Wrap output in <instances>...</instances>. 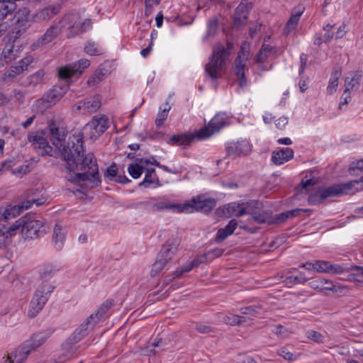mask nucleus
<instances>
[{"label":"nucleus","instance_id":"1","mask_svg":"<svg viewBox=\"0 0 363 363\" xmlns=\"http://www.w3.org/2000/svg\"><path fill=\"white\" fill-rule=\"evenodd\" d=\"M28 140L39 155L57 157V152L38 132L29 133ZM58 153L65 162V171L68 174L65 178L69 182L77 184L90 182L91 188L100 185L96 160L92 153H85L82 133L70 136Z\"/></svg>","mask_w":363,"mask_h":363},{"label":"nucleus","instance_id":"2","mask_svg":"<svg viewBox=\"0 0 363 363\" xmlns=\"http://www.w3.org/2000/svg\"><path fill=\"white\" fill-rule=\"evenodd\" d=\"M233 48V43L230 41H228L225 45L220 43L213 45L212 55L205 66V72L211 79L222 77L226 70V62Z\"/></svg>","mask_w":363,"mask_h":363},{"label":"nucleus","instance_id":"3","mask_svg":"<svg viewBox=\"0 0 363 363\" xmlns=\"http://www.w3.org/2000/svg\"><path fill=\"white\" fill-rule=\"evenodd\" d=\"M50 335V333L45 331L33 334L13 352L8 355L5 363H23L33 351H35L46 342Z\"/></svg>","mask_w":363,"mask_h":363},{"label":"nucleus","instance_id":"4","mask_svg":"<svg viewBox=\"0 0 363 363\" xmlns=\"http://www.w3.org/2000/svg\"><path fill=\"white\" fill-rule=\"evenodd\" d=\"M359 182L354 180L352 182L334 184L323 189L315 194L309 196L308 201L311 203L315 202H322L328 197L338 196L344 194H352L357 191V188H354L355 184H358Z\"/></svg>","mask_w":363,"mask_h":363},{"label":"nucleus","instance_id":"5","mask_svg":"<svg viewBox=\"0 0 363 363\" xmlns=\"http://www.w3.org/2000/svg\"><path fill=\"white\" fill-rule=\"evenodd\" d=\"M62 24L68 30L67 38H72L89 30L91 27V21L82 18L78 12H72L64 17Z\"/></svg>","mask_w":363,"mask_h":363},{"label":"nucleus","instance_id":"6","mask_svg":"<svg viewBox=\"0 0 363 363\" xmlns=\"http://www.w3.org/2000/svg\"><path fill=\"white\" fill-rule=\"evenodd\" d=\"M53 289L54 286L48 284H42L38 288L30 301L28 310L29 317L34 318L39 313L48 301V296Z\"/></svg>","mask_w":363,"mask_h":363},{"label":"nucleus","instance_id":"7","mask_svg":"<svg viewBox=\"0 0 363 363\" xmlns=\"http://www.w3.org/2000/svg\"><path fill=\"white\" fill-rule=\"evenodd\" d=\"M64 81V82L54 86L52 89H50L46 94L43 96V97L38 100V104L39 106H43L44 108H49L62 99L68 90L69 87L67 80Z\"/></svg>","mask_w":363,"mask_h":363},{"label":"nucleus","instance_id":"8","mask_svg":"<svg viewBox=\"0 0 363 363\" xmlns=\"http://www.w3.org/2000/svg\"><path fill=\"white\" fill-rule=\"evenodd\" d=\"M101 106V97L99 95L96 94L79 101L77 104L72 106V111L74 113L90 115L96 112Z\"/></svg>","mask_w":363,"mask_h":363},{"label":"nucleus","instance_id":"9","mask_svg":"<svg viewBox=\"0 0 363 363\" xmlns=\"http://www.w3.org/2000/svg\"><path fill=\"white\" fill-rule=\"evenodd\" d=\"M108 128V118L105 115H97L92 118L84 127V130H89V137L96 140Z\"/></svg>","mask_w":363,"mask_h":363},{"label":"nucleus","instance_id":"10","mask_svg":"<svg viewBox=\"0 0 363 363\" xmlns=\"http://www.w3.org/2000/svg\"><path fill=\"white\" fill-rule=\"evenodd\" d=\"M89 65V60L82 58L72 65L60 67L57 72L58 77L62 80H69L75 74H82Z\"/></svg>","mask_w":363,"mask_h":363},{"label":"nucleus","instance_id":"11","mask_svg":"<svg viewBox=\"0 0 363 363\" xmlns=\"http://www.w3.org/2000/svg\"><path fill=\"white\" fill-rule=\"evenodd\" d=\"M184 204H189L190 211L183 213H192L194 211H201L206 213H210L216 206V201L211 198H205L203 196H199L193 198L191 201H186Z\"/></svg>","mask_w":363,"mask_h":363},{"label":"nucleus","instance_id":"12","mask_svg":"<svg viewBox=\"0 0 363 363\" xmlns=\"http://www.w3.org/2000/svg\"><path fill=\"white\" fill-rule=\"evenodd\" d=\"M250 213L248 202L245 204L236 202L228 203L223 207L216 209V213L219 216L240 217Z\"/></svg>","mask_w":363,"mask_h":363},{"label":"nucleus","instance_id":"13","mask_svg":"<svg viewBox=\"0 0 363 363\" xmlns=\"http://www.w3.org/2000/svg\"><path fill=\"white\" fill-rule=\"evenodd\" d=\"M226 123V117L224 114L218 113L208 123V127L202 128L197 133V137L203 139L211 136L213 133L218 132Z\"/></svg>","mask_w":363,"mask_h":363},{"label":"nucleus","instance_id":"14","mask_svg":"<svg viewBox=\"0 0 363 363\" xmlns=\"http://www.w3.org/2000/svg\"><path fill=\"white\" fill-rule=\"evenodd\" d=\"M24 229L28 238L35 239L43 236L49 228L42 220H25Z\"/></svg>","mask_w":363,"mask_h":363},{"label":"nucleus","instance_id":"15","mask_svg":"<svg viewBox=\"0 0 363 363\" xmlns=\"http://www.w3.org/2000/svg\"><path fill=\"white\" fill-rule=\"evenodd\" d=\"M49 136L52 144L58 150V151L65 145V138L67 137V131L62 127L55 123L51 122L48 125Z\"/></svg>","mask_w":363,"mask_h":363},{"label":"nucleus","instance_id":"16","mask_svg":"<svg viewBox=\"0 0 363 363\" xmlns=\"http://www.w3.org/2000/svg\"><path fill=\"white\" fill-rule=\"evenodd\" d=\"M248 59V53L245 54L244 52L238 53V57L235 58L234 62V74L239 80V85L241 87L246 86L247 79L245 75V62Z\"/></svg>","mask_w":363,"mask_h":363},{"label":"nucleus","instance_id":"17","mask_svg":"<svg viewBox=\"0 0 363 363\" xmlns=\"http://www.w3.org/2000/svg\"><path fill=\"white\" fill-rule=\"evenodd\" d=\"M258 204V201H256L248 202L250 213H247V214L250 215L252 219L258 223H271L272 222L271 217L267 212L259 209L257 206Z\"/></svg>","mask_w":363,"mask_h":363},{"label":"nucleus","instance_id":"18","mask_svg":"<svg viewBox=\"0 0 363 363\" xmlns=\"http://www.w3.org/2000/svg\"><path fill=\"white\" fill-rule=\"evenodd\" d=\"M33 62V57L30 55L23 57L18 62V65L11 66L9 70L5 73V77L13 79L27 69L28 65Z\"/></svg>","mask_w":363,"mask_h":363},{"label":"nucleus","instance_id":"19","mask_svg":"<svg viewBox=\"0 0 363 363\" xmlns=\"http://www.w3.org/2000/svg\"><path fill=\"white\" fill-rule=\"evenodd\" d=\"M362 78L363 74L361 70L349 73L345 78V92L357 91L359 89Z\"/></svg>","mask_w":363,"mask_h":363},{"label":"nucleus","instance_id":"20","mask_svg":"<svg viewBox=\"0 0 363 363\" xmlns=\"http://www.w3.org/2000/svg\"><path fill=\"white\" fill-rule=\"evenodd\" d=\"M33 203H35L37 206H40L43 203L40 202L39 199H32L27 201L22 206H14L6 208L3 211L4 218L5 219H9L11 218L16 217L20 215L23 209L29 208Z\"/></svg>","mask_w":363,"mask_h":363},{"label":"nucleus","instance_id":"21","mask_svg":"<svg viewBox=\"0 0 363 363\" xmlns=\"http://www.w3.org/2000/svg\"><path fill=\"white\" fill-rule=\"evenodd\" d=\"M226 150L229 156L240 157L250 150V145L246 140L230 143L228 145Z\"/></svg>","mask_w":363,"mask_h":363},{"label":"nucleus","instance_id":"22","mask_svg":"<svg viewBox=\"0 0 363 363\" xmlns=\"http://www.w3.org/2000/svg\"><path fill=\"white\" fill-rule=\"evenodd\" d=\"M190 206L189 204H175L169 203L164 201H160L155 203L152 206L154 211L171 210L174 212L183 213V211H190Z\"/></svg>","mask_w":363,"mask_h":363},{"label":"nucleus","instance_id":"23","mask_svg":"<svg viewBox=\"0 0 363 363\" xmlns=\"http://www.w3.org/2000/svg\"><path fill=\"white\" fill-rule=\"evenodd\" d=\"M293 157L294 151L292 149L289 147L281 148L272 152V161L274 164L280 165L290 160Z\"/></svg>","mask_w":363,"mask_h":363},{"label":"nucleus","instance_id":"24","mask_svg":"<svg viewBox=\"0 0 363 363\" xmlns=\"http://www.w3.org/2000/svg\"><path fill=\"white\" fill-rule=\"evenodd\" d=\"M177 252L176 243L168 240L162 247V250L157 255V258L163 259L167 264Z\"/></svg>","mask_w":363,"mask_h":363},{"label":"nucleus","instance_id":"25","mask_svg":"<svg viewBox=\"0 0 363 363\" xmlns=\"http://www.w3.org/2000/svg\"><path fill=\"white\" fill-rule=\"evenodd\" d=\"M77 343L69 342L67 339L65 342L62 345V354L59 357V361L60 362H65L68 359H71L76 352L77 351L79 346L75 345Z\"/></svg>","mask_w":363,"mask_h":363},{"label":"nucleus","instance_id":"26","mask_svg":"<svg viewBox=\"0 0 363 363\" xmlns=\"http://www.w3.org/2000/svg\"><path fill=\"white\" fill-rule=\"evenodd\" d=\"M149 161L147 159H137L135 163L130 164L128 167V172L129 174L133 179L139 178L143 170L145 169L147 164H148Z\"/></svg>","mask_w":363,"mask_h":363},{"label":"nucleus","instance_id":"27","mask_svg":"<svg viewBox=\"0 0 363 363\" xmlns=\"http://www.w3.org/2000/svg\"><path fill=\"white\" fill-rule=\"evenodd\" d=\"M30 11L27 7H22L16 11L14 18L16 19V23L19 28L26 29L30 26Z\"/></svg>","mask_w":363,"mask_h":363},{"label":"nucleus","instance_id":"28","mask_svg":"<svg viewBox=\"0 0 363 363\" xmlns=\"http://www.w3.org/2000/svg\"><path fill=\"white\" fill-rule=\"evenodd\" d=\"M114 300L113 299H108L104 301L96 313L90 315V318L93 319V325H96L98 323L102 317H104L106 313L113 306Z\"/></svg>","mask_w":363,"mask_h":363},{"label":"nucleus","instance_id":"29","mask_svg":"<svg viewBox=\"0 0 363 363\" xmlns=\"http://www.w3.org/2000/svg\"><path fill=\"white\" fill-rule=\"evenodd\" d=\"M194 138L195 135L191 134L173 135L169 138L167 143L171 145H189Z\"/></svg>","mask_w":363,"mask_h":363},{"label":"nucleus","instance_id":"30","mask_svg":"<svg viewBox=\"0 0 363 363\" xmlns=\"http://www.w3.org/2000/svg\"><path fill=\"white\" fill-rule=\"evenodd\" d=\"M65 230L60 224L57 223L53 229L52 242L55 247L58 250L62 248L63 242L65 239Z\"/></svg>","mask_w":363,"mask_h":363},{"label":"nucleus","instance_id":"31","mask_svg":"<svg viewBox=\"0 0 363 363\" xmlns=\"http://www.w3.org/2000/svg\"><path fill=\"white\" fill-rule=\"evenodd\" d=\"M60 32V28L58 26H51L46 32L38 39V45H45L52 41Z\"/></svg>","mask_w":363,"mask_h":363},{"label":"nucleus","instance_id":"32","mask_svg":"<svg viewBox=\"0 0 363 363\" xmlns=\"http://www.w3.org/2000/svg\"><path fill=\"white\" fill-rule=\"evenodd\" d=\"M304 8H299L298 11L294 12L286 23V25L284 29V34L287 35L291 31L294 30L299 21L300 17L303 13Z\"/></svg>","mask_w":363,"mask_h":363},{"label":"nucleus","instance_id":"33","mask_svg":"<svg viewBox=\"0 0 363 363\" xmlns=\"http://www.w3.org/2000/svg\"><path fill=\"white\" fill-rule=\"evenodd\" d=\"M19 51L14 49V45L11 43L6 44L1 54V59L6 63H9L15 60L18 57Z\"/></svg>","mask_w":363,"mask_h":363},{"label":"nucleus","instance_id":"34","mask_svg":"<svg viewBox=\"0 0 363 363\" xmlns=\"http://www.w3.org/2000/svg\"><path fill=\"white\" fill-rule=\"evenodd\" d=\"M16 8V4L11 0H0V20L5 18Z\"/></svg>","mask_w":363,"mask_h":363},{"label":"nucleus","instance_id":"35","mask_svg":"<svg viewBox=\"0 0 363 363\" xmlns=\"http://www.w3.org/2000/svg\"><path fill=\"white\" fill-rule=\"evenodd\" d=\"M106 70L104 69H97L95 72L87 80L89 86H94L100 83L106 75Z\"/></svg>","mask_w":363,"mask_h":363},{"label":"nucleus","instance_id":"36","mask_svg":"<svg viewBox=\"0 0 363 363\" xmlns=\"http://www.w3.org/2000/svg\"><path fill=\"white\" fill-rule=\"evenodd\" d=\"M341 75L340 71L335 70L333 72L329 84L327 86L326 91L328 94H333L336 91L338 86V79Z\"/></svg>","mask_w":363,"mask_h":363},{"label":"nucleus","instance_id":"37","mask_svg":"<svg viewBox=\"0 0 363 363\" xmlns=\"http://www.w3.org/2000/svg\"><path fill=\"white\" fill-rule=\"evenodd\" d=\"M325 284H329L331 286V281L325 279H318L313 280L309 283L310 286L318 291H324L326 290H330V286H325Z\"/></svg>","mask_w":363,"mask_h":363},{"label":"nucleus","instance_id":"38","mask_svg":"<svg viewBox=\"0 0 363 363\" xmlns=\"http://www.w3.org/2000/svg\"><path fill=\"white\" fill-rule=\"evenodd\" d=\"M273 48L270 45H263L255 56V61L257 63H263L272 52Z\"/></svg>","mask_w":363,"mask_h":363},{"label":"nucleus","instance_id":"39","mask_svg":"<svg viewBox=\"0 0 363 363\" xmlns=\"http://www.w3.org/2000/svg\"><path fill=\"white\" fill-rule=\"evenodd\" d=\"M84 51L86 54L90 55H99L103 52L102 49L98 45V44L91 40L87 41L84 47Z\"/></svg>","mask_w":363,"mask_h":363},{"label":"nucleus","instance_id":"40","mask_svg":"<svg viewBox=\"0 0 363 363\" xmlns=\"http://www.w3.org/2000/svg\"><path fill=\"white\" fill-rule=\"evenodd\" d=\"M45 75V72L43 69H39L35 73L30 75L27 78V83L28 85L35 86L39 84H40Z\"/></svg>","mask_w":363,"mask_h":363},{"label":"nucleus","instance_id":"41","mask_svg":"<svg viewBox=\"0 0 363 363\" xmlns=\"http://www.w3.org/2000/svg\"><path fill=\"white\" fill-rule=\"evenodd\" d=\"M218 21L217 18H213L208 22L207 33L205 38L214 36L218 31Z\"/></svg>","mask_w":363,"mask_h":363},{"label":"nucleus","instance_id":"42","mask_svg":"<svg viewBox=\"0 0 363 363\" xmlns=\"http://www.w3.org/2000/svg\"><path fill=\"white\" fill-rule=\"evenodd\" d=\"M147 172L145 179L139 184L140 186L149 187L150 184L154 183L153 178L155 176V170L153 168L147 169Z\"/></svg>","mask_w":363,"mask_h":363},{"label":"nucleus","instance_id":"43","mask_svg":"<svg viewBox=\"0 0 363 363\" xmlns=\"http://www.w3.org/2000/svg\"><path fill=\"white\" fill-rule=\"evenodd\" d=\"M167 107H165L157 114V116L155 120V125L157 127L162 126L168 116V113H169V111L171 107L169 106H168L167 104Z\"/></svg>","mask_w":363,"mask_h":363},{"label":"nucleus","instance_id":"44","mask_svg":"<svg viewBox=\"0 0 363 363\" xmlns=\"http://www.w3.org/2000/svg\"><path fill=\"white\" fill-rule=\"evenodd\" d=\"M166 263L163 259H160L157 257L156 261L152 264V268L150 272L151 277H155L159 272H160L164 267L166 266Z\"/></svg>","mask_w":363,"mask_h":363},{"label":"nucleus","instance_id":"45","mask_svg":"<svg viewBox=\"0 0 363 363\" xmlns=\"http://www.w3.org/2000/svg\"><path fill=\"white\" fill-rule=\"evenodd\" d=\"M307 337L315 342L323 343L325 337L320 333L315 330H309L307 332Z\"/></svg>","mask_w":363,"mask_h":363},{"label":"nucleus","instance_id":"46","mask_svg":"<svg viewBox=\"0 0 363 363\" xmlns=\"http://www.w3.org/2000/svg\"><path fill=\"white\" fill-rule=\"evenodd\" d=\"M247 18V16L235 12L233 15V27L238 28L243 26L246 23Z\"/></svg>","mask_w":363,"mask_h":363},{"label":"nucleus","instance_id":"47","mask_svg":"<svg viewBox=\"0 0 363 363\" xmlns=\"http://www.w3.org/2000/svg\"><path fill=\"white\" fill-rule=\"evenodd\" d=\"M252 9V4L248 2L242 1L238 6L236 8L235 12L236 13H240L242 15L247 16L248 12Z\"/></svg>","mask_w":363,"mask_h":363},{"label":"nucleus","instance_id":"48","mask_svg":"<svg viewBox=\"0 0 363 363\" xmlns=\"http://www.w3.org/2000/svg\"><path fill=\"white\" fill-rule=\"evenodd\" d=\"M24 220L19 219L13 225H12L11 227H9L4 231L6 232V233H8V235L9 237H11L13 235V233L17 230H18L21 227H22L23 230H24Z\"/></svg>","mask_w":363,"mask_h":363},{"label":"nucleus","instance_id":"49","mask_svg":"<svg viewBox=\"0 0 363 363\" xmlns=\"http://www.w3.org/2000/svg\"><path fill=\"white\" fill-rule=\"evenodd\" d=\"M277 354L288 361H293L295 359L294 354L291 352L286 347L279 349L277 350Z\"/></svg>","mask_w":363,"mask_h":363},{"label":"nucleus","instance_id":"50","mask_svg":"<svg viewBox=\"0 0 363 363\" xmlns=\"http://www.w3.org/2000/svg\"><path fill=\"white\" fill-rule=\"evenodd\" d=\"M117 165L116 163H112L110 167H108L105 173L104 177L108 178L112 180L113 178H116L117 175Z\"/></svg>","mask_w":363,"mask_h":363},{"label":"nucleus","instance_id":"51","mask_svg":"<svg viewBox=\"0 0 363 363\" xmlns=\"http://www.w3.org/2000/svg\"><path fill=\"white\" fill-rule=\"evenodd\" d=\"M54 274L53 269L51 267H45L40 272V277L43 281V284H48V281L52 277ZM48 284H50L48 283Z\"/></svg>","mask_w":363,"mask_h":363},{"label":"nucleus","instance_id":"52","mask_svg":"<svg viewBox=\"0 0 363 363\" xmlns=\"http://www.w3.org/2000/svg\"><path fill=\"white\" fill-rule=\"evenodd\" d=\"M328 264H329V262H327V261L316 260L315 262V270L318 272L328 273Z\"/></svg>","mask_w":363,"mask_h":363},{"label":"nucleus","instance_id":"53","mask_svg":"<svg viewBox=\"0 0 363 363\" xmlns=\"http://www.w3.org/2000/svg\"><path fill=\"white\" fill-rule=\"evenodd\" d=\"M238 315L229 314V315H223L221 320L223 323L226 324H229L231 325H237L238 320Z\"/></svg>","mask_w":363,"mask_h":363},{"label":"nucleus","instance_id":"54","mask_svg":"<svg viewBox=\"0 0 363 363\" xmlns=\"http://www.w3.org/2000/svg\"><path fill=\"white\" fill-rule=\"evenodd\" d=\"M185 273L184 271H183V268L177 269L172 275L167 276L164 279V283L165 284H168L170 281H172L173 279L177 278H180L182 277V274Z\"/></svg>","mask_w":363,"mask_h":363},{"label":"nucleus","instance_id":"55","mask_svg":"<svg viewBox=\"0 0 363 363\" xmlns=\"http://www.w3.org/2000/svg\"><path fill=\"white\" fill-rule=\"evenodd\" d=\"M345 269L340 264H331L329 262L328 264V273L333 274H340L344 272Z\"/></svg>","mask_w":363,"mask_h":363},{"label":"nucleus","instance_id":"56","mask_svg":"<svg viewBox=\"0 0 363 363\" xmlns=\"http://www.w3.org/2000/svg\"><path fill=\"white\" fill-rule=\"evenodd\" d=\"M9 238L8 233L0 228V248H4L9 245Z\"/></svg>","mask_w":363,"mask_h":363},{"label":"nucleus","instance_id":"57","mask_svg":"<svg viewBox=\"0 0 363 363\" xmlns=\"http://www.w3.org/2000/svg\"><path fill=\"white\" fill-rule=\"evenodd\" d=\"M333 28V26H331L330 24L326 25L323 30L325 31L323 36V40L324 43H328L330 42L332 38H333V32L331 31V29Z\"/></svg>","mask_w":363,"mask_h":363},{"label":"nucleus","instance_id":"58","mask_svg":"<svg viewBox=\"0 0 363 363\" xmlns=\"http://www.w3.org/2000/svg\"><path fill=\"white\" fill-rule=\"evenodd\" d=\"M85 336L84 333L77 329L67 339L69 340V342L72 341V342L77 343Z\"/></svg>","mask_w":363,"mask_h":363},{"label":"nucleus","instance_id":"59","mask_svg":"<svg viewBox=\"0 0 363 363\" xmlns=\"http://www.w3.org/2000/svg\"><path fill=\"white\" fill-rule=\"evenodd\" d=\"M30 172L29 165L25 164L18 167V168L13 170L12 173L17 177H22Z\"/></svg>","mask_w":363,"mask_h":363},{"label":"nucleus","instance_id":"60","mask_svg":"<svg viewBox=\"0 0 363 363\" xmlns=\"http://www.w3.org/2000/svg\"><path fill=\"white\" fill-rule=\"evenodd\" d=\"M257 308H258L255 306H251L248 307L242 308L240 309V312L244 315H251L253 316H256L259 313Z\"/></svg>","mask_w":363,"mask_h":363},{"label":"nucleus","instance_id":"61","mask_svg":"<svg viewBox=\"0 0 363 363\" xmlns=\"http://www.w3.org/2000/svg\"><path fill=\"white\" fill-rule=\"evenodd\" d=\"M89 325H91V326L94 325H93V319L90 318V316L89 318H87L86 319V320L80 325V326L78 329L80 330V332H82L83 333H84L86 335Z\"/></svg>","mask_w":363,"mask_h":363},{"label":"nucleus","instance_id":"62","mask_svg":"<svg viewBox=\"0 0 363 363\" xmlns=\"http://www.w3.org/2000/svg\"><path fill=\"white\" fill-rule=\"evenodd\" d=\"M238 225V223L237 220L232 219L228 223V224L224 228V230L230 235L234 233Z\"/></svg>","mask_w":363,"mask_h":363},{"label":"nucleus","instance_id":"63","mask_svg":"<svg viewBox=\"0 0 363 363\" xmlns=\"http://www.w3.org/2000/svg\"><path fill=\"white\" fill-rule=\"evenodd\" d=\"M230 235L224 230V228H220L218 230L216 241L217 242H220L226 239Z\"/></svg>","mask_w":363,"mask_h":363},{"label":"nucleus","instance_id":"64","mask_svg":"<svg viewBox=\"0 0 363 363\" xmlns=\"http://www.w3.org/2000/svg\"><path fill=\"white\" fill-rule=\"evenodd\" d=\"M196 330L198 332L203 334H208L213 331L211 326L203 324H197L196 326Z\"/></svg>","mask_w":363,"mask_h":363}]
</instances>
